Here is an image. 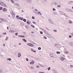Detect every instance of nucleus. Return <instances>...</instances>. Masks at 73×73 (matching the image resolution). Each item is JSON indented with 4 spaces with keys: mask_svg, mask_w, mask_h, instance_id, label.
<instances>
[{
    "mask_svg": "<svg viewBox=\"0 0 73 73\" xmlns=\"http://www.w3.org/2000/svg\"><path fill=\"white\" fill-rule=\"evenodd\" d=\"M50 57H52V58H54V57L53 56V54H50Z\"/></svg>",
    "mask_w": 73,
    "mask_h": 73,
    "instance_id": "obj_19",
    "label": "nucleus"
},
{
    "mask_svg": "<svg viewBox=\"0 0 73 73\" xmlns=\"http://www.w3.org/2000/svg\"><path fill=\"white\" fill-rule=\"evenodd\" d=\"M2 9H3V7H0V10L1 11V10H2Z\"/></svg>",
    "mask_w": 73,
    "mask_h": 73,
    "instance_id": "obj_38",
    "label": "nucleus"
},
{
    "mask_svg": "<svg viewBox=\"0 0 73 73\" xmlns=\"http://www.w3.org/2000/svg\"><path fill=\"white\" fill-rule=\"evenodd\" d=\"M37 13L39 15H42V14H41V12L40 11H38L37 12Z\"/></svg>",
    "mask_w": 73,
    "mask_h": 73,
    "instance_id": "obj_12",
    "label": "nucleus"
},
{
    "mask_svg": "<svg viewBox=\"0 0 73 73\" xmlns=\"http://www.w3.org/2000/svg\"><path fill=\"white\" fill-rule=\"evenodd\" d=\"M53 72L54 73H57V71L55 70H53Z\"/></svg>",
    "mask_w": 73,
    "mask_h": 73,
    "instance_id": "obj_14",
    "label": "nucleus"
},
{
    "mask_svg": "<svg viewBox=\"0 0 73 73\" xmlns=\"http://www.w3.org/2000/svg\"><path fill=\"white\" fill-rule=\"evenodd\" d=\"M54 4L55 5H57V3L56 2H55L54 3Z\"/></svg>",
    "mask_w": 73,
    "mask_h": 73,
    "instance_id": "obj_51",
    "label": "nucleus"
},
{
    "mask_svg": "<svg viewBox=\"0 0 73 73\" xmlns=\"http://www.w3.org/2000/svg\"><path fill=\"white\" fill-rule=\"evenodd\" d=\"M27 61H28V58H26Z\"/></svg>",
    "mask_w": 73,
    "mask_h": 73,
    "instance_id": "obj_50",
    "label": "nucleus"
},
{
    "mask_svg": "<svg viewBox=\"0 0 73 73\" xmlns=\"http://www.w3.org/2000/svg\"><path fill=\"white\" fill-rule=\"evenodd\" d=\"M35 63V62L33 61H32L31 62L30 64H34Z\"/></svg>",
    "mask_w": 73,
    "mask_h": 73,
    "instance_id": "obj_7",
    "label": "nucleus"
},
{
    "mask_svg": "<svg viewBox=\"0 0 73 73\" xmlns=\"http://www.w3.org/2000/svg\"><path fill=\"white\" fill-rule=\"evenodd\" d=\"M44 1H46V2H47V0H44Z\"/></svg>",
    "mask_w": 73,
    "mask_h": 73,
    "instance_id": "obj_63",
    "label": "nucleus"
},
{
    "mask_svg": "<svg viewBox=\"0 0 73 73\" xmlns=\"http://www.w3.org/2000/svg\"><path fill=\"white\" fill-rule=\"evenodd\" d=\"M21 24L22 25H24V23H21Z\"/></svg>",
    "mask_w": 73,
    "mask_h": 73,
    "instance_id": "obj_53",
    "label": "nucleus"
},
{
    "mask_svg": "<svg viewBox=\"0 0 73 73\" xmlns=\"http://www.w3.org/2000/svg\"><path fill=\"white\" fill-rule=\"evenodd\" d=\"M67 11L68 12H73V11L72 10H70L69 9H67Z\"/></svg>",
    "mask_w": 73,
    "mask_h": 73,
    "instance_id": "obj_3",
    "label": "nucleus"
},
{
    "mask_svg": "<svg viewBox=\"0 0 73 73\" xmlns=\"http://www.w3.org/2000/svg\"><path fill=\"white\" fill-rule=\"evenodd\" d=\"M39 73H44V72H40Z\"/></svg>",
    "mask_w": 73,
    "mask_h": 73,
    "instance_id": "obj_62",
    "label": "nucleus"
},
{
    "mask_svg": "<svg viewBox=\"0 0 73 73\" xmlns=\"http://www.w3.org/2000/svg\"><path fill=\"white\" fill-rule=\"evenodd\" d=\"M22 40L24 42H27V40L25 38H23L22 39Z\"/></svg>",
    "mask_w": 73,
    "mask_h": 73,
    "instance_id": "obj_15",
    "label": "nucleus"
},
{
    "mask_svg": "<svg viewBox=\"0 0 73 73\" xmlns=\"http://www.w3.org/2000/svg\"><path fill=\"white\" fill-rule=\"evenodd\" d=\"M4 20L3 19L2 20H0V23H3Z\"/></svg>",
    "mask_w": 73,
    "mask_h": 73,
    "instance_id": "obj_5",
    "label": "nucleus"
},
{
    "mask_svg": "<svg viewBox=\"0 0 73 73\" xmlns=\"http://www.w3.org/2000/svg\"><path fill=\"white\" fill-rule=\"evenodd\" d=\"M45 28H46V29L47 30H48V31H49V28H48L47 27H46Z\"/></svg>",
    "mask_w": 73,
    "mask_h": 73,
    "instance_id": "obj_36",
    "label": "nucleus"
},
{
    "mask_svg": "<svg viewBox=\"0 0 73 73\" xmlns=\"http://www.w3.org/2000/svg\"><path fill=\"white\" fill-rule=\"evenodd\" d=\"M7 60H9V61H11V58H8L7 59Z\"/></svg>",
    "mask_w": 73,
    "mask_h": 73,
    "instance_id": "obj_22",
    "label": "nucleus"
},
{
    "mask_svg": "<svg viewBox=\"0 0 73 73\" xmlns=\"http://www.w3.org/2000/svg\"><path fill=\"white\" fill-rule=\"evenodd\" d=\"M61 13V14H62V15H65V13H63L62 12H60Z\"/></svg>",
    "mask_w": 73,
    "mask_h": 73,
    "instance_id": "obj_20",
    "label": "nucleus"
},
{
    "mask_svg": "<svg viewBox=\"0 0 73 73\" xmlns=\"http://www.w3.org/2000/svg\"><path fill=\"white\" fill-rule=\"evenodd\" d=\"M56 53L57 54H60V52L57 51L56 52Z\"/></svg>",
    "mask_w": 73,
    "mask_h": 73,
    "instance_id": "obj_28",
    "label": "nucleus"
},
{
    "mask_svg": "<svg viewBox=\"0 0 73 73\" xmlns=\"http://www.w3.org/2000/svg\"><path fill=\"white\" fill-rule=\"evenodd\" d=\"M61 60H62V61H63V60H65V58H64V57H62L60 58Z\"/></svg>",
    "mask_w": 73,
    "mask_h": 73,
    "instance_id": "obj_6",
    "label": "nucleus"
},
{
    "mask_svg": "<svg viewBox=\"0 0 73 73\" xmlns=\"http://www.w3.org/2000/svg\"><path fill=\"white\" fill-rule=\"evenodd\" d=\"M3 35H6L7 34V33H3Z\"/></svg>",
    "mask_w": 73,
    "mask_h": 73,
    "instance_id": "obj_52",
    "label": "nucleus"
},
{
    "mask_svg": "<svg viewBox=\"0 0 73 73\" xmlns=\"http://www.w3.org/2000/svg\"><path fill=\"white\" fill-rule=\"evenodd\" d=\"M42 30H43V31H44V33H46V34H47V31H45V30H43V29H42Z\"/></svg>",
    "mask_w": 73,
    "mask_h": 73,
    "instance_id": "obj_13",
    "label": "nucleus"
},
{
    "mask_svg": "<svg viewBox=\"0 0 73 73\" xmlns=\"http://www.w3.org/2000/svg\"><path fill=\"white\" fill-rule=\"evenodd\" d=\"M71 35H72V36H73V33H72L71 34Z\"/></svg>",
    "mask_w": 73,
    "mask_h": 73,
    "instance_id": "obj_64",
    "label": "nucleus"
},
{
    "mask_svg": "<svg viewBox=\"0 0 73 73\" xmlns=\"http://www.w3.org/2000/svg\"><path fill=\"white\" fill-rule=\"evenodd\" d=\"M39 67H40V66H36V68H39Z\"/></svg>",
    "mask_w": 73,
    "mask_h": 73,
    "instance_id": "obj_49",
    "label": "nucleus"
},
{
    "mask_svg": "<svg viewBox=\"0 0 73 73\" xmlns=\"http://www.w3.org/2000/svg\"><path fill=\"white\" fill-rule=\"evenodd\" d=\"M64 53H65V54H68V51H65L64 52Z\"/></svg>",
    "mask_w": 73,
    "mask_h": 73,
    "instance_id": "obj_17",
    "label": "nucleus"
},
{
    "mask_svg": "<svg viewBox=\"0 0 73 73\" xmlns=\"http://www.w3.org/2000/svg\"><path fill=\"white\" fill-rule=\"evenodd\" d=\"M48 21L49 23L51 24H53V21L51 19H49Z\"/></svg>",
    "mask_w": 73,
    "mask_h": 73,
    "instance_id": "obj_2",
    "label": "nucleus"
},
{
    "mask_svg": "<svg viewBox=\"0 0 73 73\" xmlns=\"http://www.w3.org/2000/svg\"><path fill=\"white\" fill-rule=\"evenodd\" d=\"M34 10L35 11H36V12H37V11H38V10L36 9H35Z\"/></svg>",
    "mask_w": 73,
    "mask_h": 73,
    "instance_id": "obj_46",
    "label": "nucleus"
},
{
    "mask_svg": "<svg viewBox=\"0 0 73 73\" xmlns=\"http://www.w3.org/2000/svg\"><path fill=\"white\" fill-rule=\"evenodd\" d=\"M18 20H23V18L19 17V18H18Z\"/></svg>",
    "mask_w": 73,
    "mask_h": 73,
    "instance_id": "obj_4",
    "label": "nucleus"
},
{
    "mask_svg": "<svg viewBox=\"0 0 73 73\" xmlns=\"http://www.w3.org/2000/svg\"><path fill=\"white\" fill-rule=\"evenodd\" d=\"M24 37H25V36H24V35H22V37H21L24 38Z\"/></svg>",
    "mask_w": 73,
    "mask_h": 73,
    "instance_id": "obj_56",
    "label": "nucleus"
},
{
    "mask_svg": "<svg viewBox=\"0 0 73 73\" xmlns=\"http://www.w3.org/2000/svg\"><path fill=\"white\" fill-rule=\"evenodd\" d=\"M36 58V60H37L38 61V60H39V58Z\"/></svg>",
    "mask_w": 73,
    "mask_h": 73,
    "instance_id": "obj_39",
    "label": "nucleus"
},
{
    "mask_svg": "<svg viewBox=\"0 0 73 73\" xmlns=\"http://www.w3.org/2000/svg\"><path fill=\"white\" fill-rule=\"evenodd\" d=\"M57 7H59V8H60V7H61V6L60 5H58L57 6Z\"/></svg>",
    "mask_w": 73,
    "mask_h": 73,
    "instance_id": "obj_35",
    "label": "nucleus"
},
{
    "mask_svg": "<svg viewBox=\"0 0 73 73\" xmlns=\"http://www.w3.org/2000/svg\"><path fill=\"white\" fill-rule=\"evenodd\" d=\"M3 11H7V9L5 8H3Z\"/></svg>",
    "mask_w": 73,
    "mask_h": 73,
    "instance_id": "obj_10",
    "label": "nucleus"
},
{
    "mask_svg": "<svg viewBox=\"0 0 73 73\" xmlns=\"http://www.w3.org/2000/svg\"><path fill=\"white\" fill-rule=\"evenodd\" d=\"M15 5H17V6H19V5L18 4H15Z\"/></svg>",
    "mask_w": 73,
    "mask_h": 73,
    "instance_id": "obj_47",
    "label": "nucleus"
},
{
    "mask_svg": "<svg viewBox=\"0 0 73 73\" xmlns=\"http://www.w3.org/2000/svg\"><path fill=\"white\" fill-rule=\"evenodd\" d=\"M52 10H53V11H56V9H55L54 8H53L52 9Z\"/></svg>",
    "mask_w": 73,
    "mask_h": 73,
    "instance_id": "obj_43",
    "label": "nucleus"
},
{
    "mask_svg": "<svg viewBox=\"0 0 73 73\" xmlns=\"http://www.w3.org/2000/svg\"><path fill=\"white\" fill-rule=\"evenodd\" d=\"M12 3H14V1L13 0H11Z\"/></svg>",
    "mask_w": 73,
    "mask_h": 73,
    "instance_id": "obj_40",
    "label": "nucleus"
},
{
    "mask_svg": "<svg viewBox=\"0 0 73 73\" xmlns=\"http://www.w3.org/2000/svg\"><path fill=\"white\" fill-rule=\"evenodd\" d=\"M11 15L13 17H15V14H14V13H11Z\"/></svg>",
    "mask_w": 73,
    "mask_h": 73,
    "instance_id": "obj_9",
    "label": "nucleus"
},
{
    "mask_svg": "<svg viewBox=\"0 0 73 73\" xmlns=\"http://www.w3.org/2000/svg\"><path fill=\"white\" fill-rule=\"evenodd\" d=\"M69 38H71V37H72V36L69 35Z\"/></svg>",
    "mask_w": 73,
    "mask_h": 73,
    "instance_id": "obj_55",
    "label": "nucleus"
},
{
    "mask_svg": "<svg viewBox=\"0 0 73 73\" xmlns=\"http://www.w3.org/2000/svg\"><path fill=\"white\" fill-rule=\"evenodd\" d=\"M38 50H41V48L40 47H39L38 48Z\"/></svg>",
    "mask_w": 73,
    "mask_h": 73,
    "instance_id": "obj_33",
    "label": "nucleus"
},
{
    "mask_svg": "<svg viewBox=\"0 0 73 73\" xmlns=\"http://www.w3.org/2000/svg\"><path fill=\"white\" fill-rule=\"evenodd\" d=\"M43 38H45V39H47V38H46V36H44Z\"/></svg>",
    "mask_w": 73,
    "mask_h": 73,
    "instance_id": "obj_42",
    "label": "nucleus"
},
{
    "mask_svg": "<svg viewBox=\"0 0 73 73\" xmlns=\"http://www.w3.org/2000/svg\"><path fill=\"white\" fill-rule=\"evenodd\" d=\"M72 22L71 20H70L68 22L69 24H72Z\"/></svg>",
    "mask_w": 73,
    "mask_h": 73,
    "instance_id": "obj_8",
    "label": "nucleus"
},
{
    "mask_svg": "<svg viewBox=\"0 0 73 73\" xmlns=\"http://www.w3.org/2000/svg\"><path fill=\"white\" fill-rule=\"evenodd\" d=\"M16 17L17 18H19V16L18 15H17L16 16Z\"/></svg>",
    "mask_w": 73,
    "mask_h": 73,
    "instance_id": "obj_45",
    "label": "nucleus"
},
{
    "mask_svg": "<svg viewBox=\"0 0 73 73\" xmlns=\"http://www.w3.org/2000/svg\"><path fill=\"white\" fill-rule=\"evenodd\" d=\"M9 32L11 33H13V32H14V31L13 30H10L9 31Z\"/></svg>",
    "mask_w": 73,
    "mask_h": 73,
    "instance_id": "obj_23",
    "label": "nucleus"
},
{
    "mask_svg": "<svg viewBox=\"0 0 73 73\" xmlns=\"http://www.w3.org/2000/svg\"><path fill=\"white\" fill-rule=\"evenodd\" d=\"M47 35H49V36H51V35H50L49 34H47Z\"/></svg>",
    "mask_w": 73,
    "mask_h": 73,
    "instance_id": "obj_60",
    "label": "nucleus"
},
{
    "mask_svg": "<svg viewBox=\"0 0 73 73\" xmlns=\"http://www.w3.org/2000/svg\"><path fill=\"white\" fill-rule=\"evenodd\" d=\"M66 48H64V51L66 52Z\"/></svg>",
    "mask_w": 73,
    "mask_h": 73,
    "instance_id": "obj_37",
    "label": "nucleus"
},
{
    "mask_svg": "<svg viewBox=\"0 0 73 73\" xmlns=\"http://www.w3.org/2000/svg\"><path fill=\"white\" fill-rule=\"evenodd\" d=\"M47 35H49V36H51V35H50L49 34H47Z\"/></svg>",
    "mask_w": 73,
    "mask_h": 73,
    "instance_id": "obj_59",
    "label": "nucleus"
},
{
    "mask_svg": "<svg viewBox=\"0 0 73 73\" xmlns=\"http://www.w3.org/2000/svg\"><path fill=\"white\" fill-rule=\"evenodd\" d=\"M53 15H57V13L55 12H53Z\"/></svg>",
    "mask_w": 73,
    "mask_h": 73,
    "instance_id": "obj_32",
    "label": "nucleus"
},
{
    "mask_svg": "<svg viewBox=\"0 0 73 73\" xmlns=\"http://www.w3.org/2000/svg\"><path fill=\"white\" fill-rule=\"evenodd\" d=\"M28 1H29V3H32V1L31 0H29Z\"/></svg>",
    "mask_w": 73,
    "mask_h": 73,
    "instance_id": "obj_24",
    "label": "nucleus"
},
{
    "mask_svg": "<svg viewBox=\"0 0 73 73\" xmlns=\"http://www.w3.org/2000/svg\"><path fill=\"white\" fill-rule=\"evenodd\" d=\"M27 24H28V25H29V24H30V23L28 21H27Z\"/></svg>",
    "mask_w": 73,
    "mask_h": 73,
    "instance_id": "obj_26",
    "label": "nucleus"
},
{
    "mask_svg": "<svg viewBox=\"0 0 73 73\" xmlns=\"http://www.w3.org/2000/svg\"><path fill=\"white\" fill-rule=\"evenodd\" d=\"M27 45L33 47L34 46V45L32 43H29L27 44Z\"/></svg>",
    "mask_w": 73,
    "mask_h": 73,
    "instance_id": "obj_1",
    "label": "nucleus"
},
{
    "mask_svg": "<svg viewBox=\"0 0 73 73\" xmlns=\"http://www.w3.org/2000/svg\"><path fill=\"white\" fill-rule=\"evenodd\" d=\"M22 35H19L18 36L19 37H22Z\"/></svg>",
    "mask_w": 73,
    "mask_h": 73,
    "instance_id": "obj_54",
    "label": "nucleus"
},
{
    "mask_svg": "<svg viewBox=\"0 0 73 73\" xmlns=\"http://www.w3.org/2000/svg\"><path fill=\"white\" fill-rule=\"evenodd\" d=\"M4 5H5V7H6L7 6V5L5 4V3L4 4Z\"/></svg>",
    "mask_w": 73,
    "mask_h": 73,
    "instance_id": "obj_58",
    "label": "nucleus"
},
{
    "mask_svg": "<svg viewBox=\"0 0 73 73\" xmlns=\"http://www.w3.org/2000/svg\"><path fill=\"white\" fill-rule=\"evenodd\" d=\"M47 69L48 70H49L50 69V67H49Z\"/></svg>",
    "mask_w": 73,
    "mask_h": 73,
    "instance_id": "obj_30",
    "label": "nucleus"
},
{
    "mask_svg": "<svg viewBox=\"0 0 73 73\" xmlns=\"http://www.w3.org/2000/svg\"><path fill=\"white\" fill-rule=\"evenodd\" d=\"M53 31H54V32H57V30H53Z\"/></svg>",
    "mask_w": 73,
    "mask_h": 73,
    "instance_id": "obj_48",
    "label": "nucleus"
},
{
    "mask_svg": "<svg viewBox=\"0 0 73 73\" xmlns=\"http://www.w3.org/2000/svg\"><path fill=\"white\" fill-rule=\"evenodd\" d=\"M40 33L41 35H42V34H43V33L42 31H41L40 32Z\"/></svg>",
    "mask_w": 73,
    "mask_h": 73,
    "instance_id": "obj_31",
    "label": "nucleus"
},
{
    "mask_svg": "<svg viewBox=\"0 0 73 73\" xmlns=\"http://www.w3.org/2000/svg\"><path fill=\"white\" fill-rule=\"evenodd\" d=\"M15 35L16 36H17L18 35V33H15Z\"/></svg>",
    "mask_w": 73,
    "mask_h": 73,
    "instance_id": "obj_34",
    "label": "nucleus"
},
{
    "mask_svg": "<svg viewBox=\"0 0 73 73\" xmlns=\"http://www.w3.org/2000/svg\"><path fill=\"white\" fill-rule=\"evenodd\" d=\"M31 51H32V52H36V51H35V50H33V49H32V48L31 49Z\"/></svg>",
    "mask_w": 73,
    "mask_h": 73,
    "instance_id": "obj_16",
    "label": "nucleus"
},
{
    "mask_svg": "<svg viewBox=\"0 0 73 73\" xmlns=\"http://www.w3.org/2000/svg\"><path fill=\"white\" fill-rule=\"evenodd\" d=\"M8 39V37H7L6 38V39H5V41H7Z\"/></svg>",
    "mask_w": 73,
    "mask_h": 73,
    "instance_id": "obj_27",
    "label": "nucleus"
},
{
    "mask_svg": "<svg viewBox=\"0 0 73 73\" xmlns=\"http://www.w3.org/2000/svg\"><path fill=\"white\" fill-rule=\"evenodd\" d=\"M33 24H36V22H33Z\"/></svg>",
    "mask_w": 73,
    "mask_h": 73,
    "instance_id": "obj_61",
    "label": "nucleus"
},
{
    "mask_svg": "<svg viewBox=\"0 0 73 73\" xmlns=\"http://www.w3.org/2000/svg\"><path fill=\"white\" fill-rule=\"evenodd\" d=\"M28 25L26 26L25 27L27 29H28Z\"/></svg>",
    "mask_w": 73,
    "mask_h": 73,
    "instance_id": "obj_29",
    "label": "nucleus"
},
{
    "mask_svg": "<svg viewBox=\"0 0 73 73\" xmlns=\"http://www.w3.org/2000/svg\"><path fill=\"white\" fill-rule=\"evenodd\" d=\"M70 67H71V68H73V66L72 65H70Z\"/></svg>",
    "mask_w": 73,
    "mask_h": 73,
    "instance_id": "obj_44",
    "label": "nucleus"
},
{
    "mask_svg": "<svg viewBox=\"0 0 73 73\" xmlns=\"http://www.w3.org/2000/svg\"><path fill=\"white\" fill-rule=\"evenodd\" d=\"M18 57H21V54L20 53H18Z\"/></svg>",
    "mask_w": 73,
    "mask_h": 73,
    "instance_id": "obj_11",
    "label": "nucleus"
},
{
    "mask_svg": "<svg viewBox=\"0 0 73 73\" xmlns=\"http://www.w3.org/2000/svg\"><path fill=\"white\" fill-rule=\"evenodd\" d=\"M73 42H71L70 43V45H71V46H73Z\"/></svg>",
    "mask_w": 73,
    "mask_h": 73,
    "instance_id": "obj_21",
    "label": "nucleus"
},
{
    "mask_svg": "<svg viewBox=\"0 0 73 73\" xmlns=\"http://www.w3.org/2000/svg\"><path fill=\"white\" fill-rule=\"evenodd\" d=\"M31 27H32V28H35V26H34V25H31Z\"/></svg>",
    "mask_w": 73,
    "mask_h": 73,
    "instance_id": "obj_25",
    "label": "nucleus"
},
{
    "mask_svg": "<svg viewBox=\"0 0 73 73\" xmlns=\"http://www.w3.org/2000/svg\"><path fill=\"white\" fill-rule=\"evenodd\" d=\"M23 21H24V22H26V21H27V20H26V19H23Z\"/></svg>",
    "mask_w": 73,
    "mask_h": 73,
    "instance_id": "obj_18",
    "label": "nucleus"
},
{
    "mask_svg": "<svg viewBox=\"0 0 73 73\" xmlns=\"http://www.w3.org/2000/svg\"><path fill=\"white\" fill-rule=\"evenodd\" d=\"M2 3V4H3V5H4V3L3 2H2V3Z\"/></svg>",
    "mask_w": 73,
    "mask_h": 73,
    "instance_id": "obj_57",
    "label": "nucleus"
},
{
    "mask_svg": "<svg viewBox=\"0 0 73 73\" xmlns=\"http://www.w3.org/2000/svg\"><path fill=\"white\" fill-rule=\"evenodd\" d=\"M32 19H35V18L34 16H33L32 17Z\"/></svg>",
    "mask_w": 73,
    "mask_h": 73,
    "instance_id": "obj_41",
    "label": "nucleus"
}]
</instances>
